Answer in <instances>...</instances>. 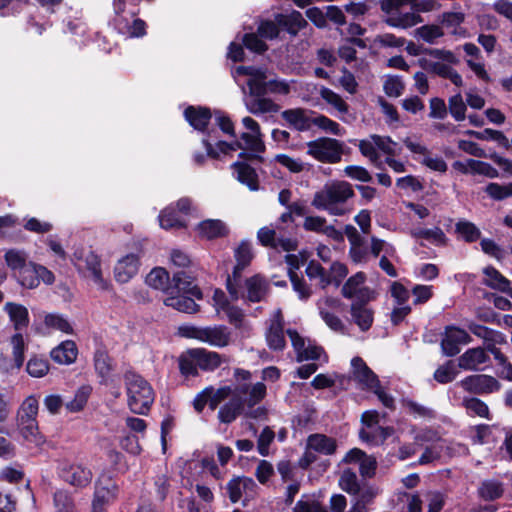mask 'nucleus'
I'll use <instances>...</instances> for the list:
<instances>
[{"label":"nucleus","instance_id":"48","mask_svg":"<svg viewBox=\"0 0 512 512\" xmlns=\"http://www.w3.org/2000/svg\"><path fill=\"white\" fill-rule=\"evenodd\" d=\"M410 235L416 240L424 239L434 245H444L446 243V236L439 227L431 229L413 228L410 230Z\"/></svg>","mask_w":512,"mask_h":512},{"label":"nucleus","instance_id":"29","mask_svg":"<svg viewBox=\"0 0 512 512\" xmlns=\"http://www.w3.org/2000/svg\"><path fill=\"white\" fill-rule=\"evenodd\" d=\"M255 488V482L248 477L233 478L227 484L229 498L233 503L240 501L243 496L251 497Z\"/></svg>","mask_w":512,"mask_h":512},{"label":"nucleus","instance_id":"32","mask_svg":"<svg viewBox=\"0 0 512 512\" xmlns=\"http://www.w3.org/2000/svg\"><path fill=\"white\" fill-rule=\"evenodd\" d=\"M194 360L199 369L212 372L226 362V357L215 351H209L204 348H194Z\"/></svg>","mask_w":512,"mask_h":512},{"label":"nucleus","instance_id":"23","mask_svg":"<svg viewBox=\"0 0 512 512\" xmlns=\"http://www.w3.org/2000/svg\"><path fill=\"white\" fill-rule=\"evenodd\" d=\"M469 341L470 336L464 329L449 326L445 330L441 347L445 355L454 356L459 353V346L467 344Z\"/></svg>","mask_w":512,"mask_h":512},{"label":"nucleus","instance_id":"34","mask_svg":"<svg viewBox=\"0 0 512 512\" xmlns=\"http://www.w3.org/2000/svg\"><path fill=\"white\" fill-rule=\"evenodd\" d=\"M309 111L302 108L287 109L282 112V118L298 131H308L313 126V118Z\"/></svg>","mask_w":512,"mask_h":512},{"label":"nucleus","instance_id":"8","mask_svg":"<svg viewBox=\"0 0 512 512\" xmlns=\"http://www.w3.org/2000/svg\"><path fill=\"white\" fill-rule=\"evenodd\" d=\"M358 147L361 154L377 168H381L383 164L379 152L387 155V157L400 153L399 145L390 137L376 134L360 140Z\"/></svg>","mask_w":512,"mask_h":512},{"label":"nucleus","instance_id":"30","mask_svg":"<svg viewBox=\"0 0 512 512\" xmlns=\"http://www.w3.org/2000/svg\"><path fill=\"white\" fill-rule=\"evenodd\" d=\"M235 395L242 399L244 406L253 407L259 403L266 395V386L262 382L254 385L242 384L235 388Z\"/></svg>","mask_w":512,"mask_h":512},{"label":"nucleus","instance_id":"13","mask_svg":"<svg viewBox=\"0 0 512 512\" xmlns=\"http://www.w3.org/2000/svg\"><path fill=\"white\" fill-rule=\"evenodd\" d=\"M367 276L364 272H357L350 276L341 289L344 298L350 299L352 303H363L374 300L377 293L365 283Z\"/></svg>","mask_w":512,"mask_h":512},{"label":"nucleus","instance_id":"40","mask_svg":"<svg viewBox=\"0 0 512 512\" xmlns=\"http://www.w3.org/2000/svg\"><path fill=\"white\" fill-rule=\"evenodd\" d=\"M308 89L311 88V91H318L321 98L330 106H332L335 110H337L340 114H346L348 112L349 106L343 100V98L334 92L333 90L325 87V86H317L315 84H308Z\"/></svg>","mask_w":512,"mask_h":512},{"label":"nucleus","instance_id":"45","mask_svg":"<svg viewBox=\"0 0 512 512\" xmlns=\"http://www.w3.org/2000/svg\"><path fill=\"white\" fill-rule=\"evenodd\" d=\"M434 0H384L382 9H400L403 5H410L417 12H426L433 9Z\"/></svg>","mask_w":512,"mask_h":512},{"label":"nucleus","instance_id":"33","mask_svg":"<svg viewBox=\"0 0 512 512\" xmlns=\"http://www.w3.org/2000/svg\"><path fill=\"white\" fill-rule=\"evenodd\" d=\"M196 231L199 237L207 240L222 238L229 233L227 225L219 219H206L200 222Z\"/></svg>","mask_w":512,"mask_h":512},{"label":"nucleus","instance_id":"60","mask_svg":"<svg viewBox=\"0 0 512 512\" xmlns=\"http://www.w3.org/2000/svg\"><path fill=\"white\" fill-rule=\"evenodd\" d=\"M456 232L466 242H474L479 239L481 235L480 230L472 222L467 220H461L456 224Z\"/></svg>","mask_w":512,"mask_h":512},{"label":"nucleus","instance_id":"28","mask_svg":"<svg viewBox=\"0 0 512 512\" xmlns=\"http://www.w3.org/2000/svg\"><path fill=\"white\" fill-rule=\"evenodd\" d=\"M266 341L269 348L273 350H282L285 347L283 319L279 310L275 312L270 320L269 328L266 332Z\"/></svg>","mask_w":512,"mask_h":512},{"label":"nucleus","instance_id":"22","mask_svg":"<svg viewBox=\"0 0 512 512\" xmlns=\"http://www.w3.org/2000/svg\"><path fill=\"white\" fill-rule=\"evenodd\" d=\"M460 384L463 389L474 394H488L500 389V384L494 377L484 374L468 376Z\"/></svg>","mask_w":512,"mask_h":512},{"label":"nucleus","instance_id":"53","mask_svg":"<svg viewBox=\"0 0 512 512\" xmlns=\"http://www.w3.org/2000/svg\"><path fill=\"white\" fill-rule=\"evenodd\" d=\"M38 414V400L34 396L27 397L20 406L17 414V422L35 421Z\"/></svg>","mask_w":512,"mask_h":512},{"label":"nucleus","instance_id":"2","mask_svg":"<svg viewBox=\"0 0 512 512\" xmlns=\"http://www.w3.org/2000/svg\"><path fill=\"white\" fill-rule=\"evenodd\" d=\"M242 124L247 132L241 134V141L227 143L217 140V137L214 136V131L208 132L207 137L202 139L207 156L216 159L220 158L221 155H227L230 152L243 149L251 152L253 157L258 158V154L262 153L265 149L260 126L257 121L249 116L242 119Z\"/></svg>","mask_w":512,"mask_h":512},{"label":"nucleus","instance_id":"58","mask_svg":"<svg viewBox=\"0 0 512 512\" xmlns=\"http://www.w3.org/2000/svg\"><path fill=\"white\" fill-rule=\"evenodd\" d=\"M90 391L91 389L88 386L80 387L76 391L74 398L66 403V409L72 413L81 411L88 401Z\"/></svg>","mask_w":512,"mask_h":512},{"label":"nucleus","instance_id":"42","mask_svg":"<svg viewBox=\"0 0 512 512\" xmlns=\"http://www.w3.org/2000/svg\"><path fill=\"white\" fill-rule=\"evenodd\" d=\"M77 353L76 344L71 340H66L52 349L50 355L55 362L68 365L76 360Z\"/></svg>","mask_w":512,"mask_h":512},{"label":"nucleus","instance_id":"39","mask_svg":"<svg viewBox=\"0 0 512 512\" xmlns=\"http://www.w3.org/2000/svg\"><path fill=\"white\" fill-rule=\"evenodd\" d=\"M389 13L386 23L389 26L397 28H409L422 21L421 17L415 12L400 13L399 9H384Z\"/></svg>","mask_w":512,"mask_h":512},{"label":"nucleus","instance_id":"20","mask_svg":"<svg viewBox=\"0 0 512 512\" xmlns=\"http://www.w3.org/2000/svg\"><path fill=\"white\" fill-rule=\"evenodd\" d=\"M213 307L218 315L224 313L230 324L236 328L242 325L244 313L241 308L232 305L227 295L220 289H216L212 297Z\"/></svg>","mask_w":512,"mask_h":512},{"label":"nucleus","instance_id":"44","mask_svg":"<svg viewBox=\"0 0 512 512\" xmlns=\"http://www.w3.org/2000/svg\"><path fill=\"white\" fill-rule=\"evenodd\" d=\"M232 167L239 182L246 185L251 191L258 190V176L252 167L240 162L234 163Z\"/></svg>","mask_w":512,"mask_h":512},{"label":"nucleus","instance_id":"62","mask_svg":"<svg viewBox=\"0 0 512 512\" xmlns=\"http://www.w3.org/2000/svg\"><path fill=\"white\" fill-rule=\"evenodd\" d=\"M485 192L494 200L500 201L512 196V183H489Z\"/></svg>","mask_w":512,"mask_h":512},{"label":"nucleus","instance_id":"7","mask_svg":"<svg viewBox=\"0 0 512 512\" xmlns=\"http://www.w3.org/2000/svg\"><path fill=\"white\" fill-rule=\"evenodd\" d=\"M72 261L77 270L90 280L99 290H108L110 283L104 278L101 269V260L97 254L89 249L77 250Z\"/></svg>","mask_w":512,"mask_h":512},{"label":"nucleus","instance_id":"38","mask_svg":"<svg viewBox=\"0 0 512 512\" xmlns=\"http://www.w3.org/2000/svg\"><path fill=\"white\" fill-rule=\"evenodd\" d=\"M368 303H352L350 307L351 319L362 331L368 330L373 323V311Z\"/></svg>","mask_w":512,"mask_h":512},{"label":"nucleus","instance_id":"26","mask_svg":"<svg viewBox=\"0 0 512 512\" xmlns=\"http://www.w3.org/2000/svg\"><path fill=\"white\" fill-rule=\"evenodd\" d=\"M452 166L462 174H479L488 178L498 177L497 169L489 163L479 160L467 159L465 161H455Z\"/></svg>","mask_w":512,"mask_h":512},{"label":"nucleus","instance_id":"47","mask_svg":"<svg viewBox=\"0 0 512 512\" xmlns=\"http://www.w3.org/2000/svg\"><path fill=\"white\" fill-rule=\"evenodd\" d=\"M483 283L492 289L503 292L510 291V281L493 267H486L483 270Z\"/></svg>","mask_w":512,"mask_h":512},{"label":"nucleus","instance_id":"50","mask_svg":"<svg viewBox=\"0 0 512 512\" xmlns=\"http://www.w3.org/2000/svg\"><path fill=\"white\" fill-rule=\"evenodd\" d=\"M243 409L244 403L242 402V399L238 398L234 394V398L220 408L218 418L222 423H231L237 418Z\"/></svg>","mask_w":512,"mask_h":512},{"label":"nucleus","instance_id":"17","mask_svg":"<svg viewBox=\"0 0 512 512\" xmlns=\"http://www.w3.org/2000/svg\"><path fill=\"white\" fill-rule=\"evenodd\" d=\"M18 283L27 288L34 289L39 286L40 282L51 285L55 281L52 271L43 265L29 261V264L16 277Z\"/></svg>","mask_w":512,"mask_h":512},{"label":"nucleus","instance_id":"9","mask_svg":"<svg viewBox=\"0 0 512 512\" xmlns=\"http://www.w3.org/2000/svg\"><path fill=\"white\" fill-rule=\"evenodd\" d=\"M351 367L353 378L363 388L373 391L385 407H394V398L383 390L376 374L360 357H355L351 360Z\"/></svg>","mask_w":512,"mask_h":512},{"label":"nucleus","instance_id":"3","mask_svg":"<svg viewBox=\"0 0 512 512\" xmlns=\"http://www.w3.org/2000/svg\"><path fill=\"white\" fill-rule=\"evenodd\" d=\"M354 196L352 185L346 181L327 182L314 193L311 205L332 216H343L350 212L347 201Z\"/></svg>","mask_w":512,"mask_h":512},{"label":"nucleus","instance_id":"63","mask_svg":"<svg viewBox=\"0 0 512 512\" xmlns=\"http://www.w3.org/2000/svg\"><path fill=\"white\" fill-rule=\"evenodd\" d=\"M54 506L56 512H75L73 499L71 495L64 490L55 492Z\"/></svg>","mask_w":512,"mask_h":512},{"label":"nucleus","instance_id":"41","mask_svg":"<svg viewBox=\"0 0 512 512\" xmlns=\"http://www.w3.org/2000/svg\"><path fill=\"white\" fill-rule=\"evenodd\" d=\"M185 119L196 130L204 132L211 120V113L207 108L189 106L184 112Z\"/></svg>","mask_w":512,"mask_h":512},{"label":"nucleus","instance_id":"10","mask_svg":"<svg viewBox=\"0 0 512 512\" xmlns=\"http://www.w3.org/2000/svg\"><path fill=\"white\" fill-rule=\"evenodd\" d=\"M181 273H177L174 275L173 281L175 282V286H172L170 283V277L168 272L161 267H157L152 269L149 274L146 276V284L156 290H160L164 293H170L173 290H177L178 292L187 291L191 296L201 299L202 292L197 286H193L190 288L185 287V282H182Z\"/></svg>","mask_w":512,"mask_h":512},{"label":"nucleus","instance_id":"35","mask_svg":"<svg viewBox=\"0 0 512 512\" xmlns=\"http://www.w3.org/2000/svg\"><path fill=\"white\" fill-rule=\"evenodd\" d=\"M113 23L118 32L127 37H142L146 34V24L141 19L129 20L124 16H118L113 18Z\"/></svg>","mask_w":512,"mask_h":512},{"label":"nucleus","instance_id":"55","mask_svg":"<svg viewBox=\"0 0 512 512\" xmlns=\"http://www.w3.org/2000/svg\"><path fill=\"white\" fill-rule=\"evenodd\" d=\"M305 272L310 280H317V285L321 289H325L329 286L327 271L318 262L314 260L310 261Z\"/></svg>","mask_w":512,"mask_h":512},{"label":"nucleus","instance_id":"4","mask_svg":"<svg viewBox=\"0 0 512 512\" xmlns=\"http://www.w3.org/2000/svg\"><path fill=\"white\" fill-rule=\"evenodd\" d=\"M428 54L435 60L427 58L419 59V65L423 69L432 72L439 77L449 79L457 87L463 86L461 75L452 68V65L459 62L453 52L443 49H430Z\"/></svg>","mask_w":512,"mask_h":512},{"label":"nucleus","instance_id":"1","mask_svg":"<svg viewBox=\"0 0 512 512\" xmlns=\"http://www.w3.org/2000/svg\"><path fill=\"white\" fill-rule=\"evenodd\" d=\"M232 75L242 88L244 105L250 113L261 115L276 113L280 110L278 104L264 97L267 93L266 71L264 69L238 66L233 70Z\"/></svg>","mask_w":512,"mask_h":512},{"label":"nucleus","instance_id":"21","mask_svg":"<svg viewBox=\"0 0 512 512\" xmlns=\"http://www.w3.org/2000/svg\"><path fill=\"white\" fill-rule=\"evenodd\" d=\"M140 268V255L138 253H128L116 262L113 274L116 282L120 284L128 283L134 278Z\"/></svg>","mask_w":512,"mask_h":512},{"label":"nucleus","instance_id":"11","mask_svg":"<svg viewBox=\"0 0 512 512\" xmlns=\"http://www.w3.org/2000/svg\"><path fill=\"white\" fill-rule=\"evenodd\" d=\"M236 265L232 275H228L226 287L232 300L237 301L242 296L238 290L239 279L242 271L250 264L253 259L252 245L248 241H242L234 251Z\"/></svg>","mask_w":512,"mask_h":512},{"label":"nucleus","instance_id":"25","mask_svg":"<svg viewBox=\"0 0 512 512\" xmlns=\"http://www.w3.org/2000/svg\"><path fill=\"white\" fill-rule=\"evenodd\" d=\"M118 488L112 481L105 484L96 483L94 498L92 502L93 512H104L105 507L112 503L117 497Z\"/></svg>","mask_w":512,"mask_h":512},{"label":"nucleus","instance_id":"18","mask_svg":"<svg viewBox=\"0 0 512 512\" xmlns=\"http://www.w3.org/2000/svg\"><path fill=\"white\" fill-rule=\"evenodd\" d=\"M404 145L415 155V160L429 168L430 170L445 173L447 171V163L441 156L433 155L429 149L419 141L410 137L404 139Z\"/></svg>","mask_w":512,"mask_h":512},{"label":"nucleus","instance_id":"51","mask_svg":"<svg viewBox=\"0 0 512 512\" xmlns=\"http://www.w3.org/2000/svg\"><path fill=\"white\" fill-rule=\"evenodd\" d=\"M503 493V484L494 479L483 481L478 488L479 497L485 501H494L499 499Z\"/></svg>","mask_w":512,"mask_h":512},{"label":"nucleus","instance_id":"54","mask_svg":"<svg viewBox=\"0 0 512 512\" xmlns=\"http://www.w3.org/2000/svg\"><path fill=\"white\" fill-rule=\"evenodd\" d=\"M12 356L17 368L22 367L25 359V350L27 347L24 336L21 333H15L11 339Z\"/></svg>","mask_w":512,"mask_h":512},{"label":"nucleus","instance_id":"14","mask_svg":"<svg viewBox=\"0 0 512 512\" xmlns=\"http://www.w3.org/2000/svg\"><path fill=\"white\" fill-rule=\"evenodd\" d=\"M58 474L62 480L76 488H85L92 481V471L81 462L62 460L58 465Z\"/></svg>","mask_w":512,"mask_h":512},{"label":"nucleus","instance_id":"12","mask_svg":"<svg viewBox=\"0 0 512 512\" xmlns=\"http://www.w3.org/2000/svg\"><path fill=\"white\" fill-rule=\"evenodd\" d=\"M306 153L317 161L335 164L342 159L343 144L333 138H318L307 143Z\"/></svg>","mask_w":512,"mask_h":512},{"label":"nucleus","instance_id":"15","mask_svg":"<svg viewBox=\"0 0 512 512\" xmlns=\"http://www.w3.org/2000/svg\"><path fill=\"white\" fill-rule=\"evenodd\" d=\"M336 441L324 434H312L308 437L306 450L300 459V466L307 468L316 461V453L322 455H332L336 451Z\"/></svg>","mask_w":512,"mask_h":512},{"label":"nucleus","instance_id":"61","mask_svg":"<svg viewBox=\"0 0 512 512\" xmlns=\"http://www.w3.org/2000/svg\"><path fill=\"white\" fill-rule=\"evenodd\" d=\"M44 323L48 328L59 330L66 334H71L73 332L72 326L68 320L60 314H47L44 318Z\"/></svg>","mask_w":512,"mask_h":512},{"label":"nucleus","instance_id":"57","mask_svg":"<svg viewBox=\"0 0 512 512\" xmlns=\"http://www.w3.org/2000/svg\"><path fill=\"white\" fill-rule=\"evenodd\" d=\"M448 109L456 121H463L466 118V103L460 92L449 98Z\"/></svg>","mask_w":512,"mask_h":512},{"label":"nucleus","instance_id":"59","mask_svg":"<svg viewBox=\"0 0 512 512\" xmlns=\"http://www.w3.org/2000/svg\"><path fill=\"white\" fill-rule=\"evenodd\" d=\"M463 406L470 416L489 418L488 406L478 398H465L463 400Z\"/></svg>","mask_w":512,"mask_h":512},{"label":"nucleus","instance_id":"31","mask_svg":"<svg viewBox=\"0 0 512 512\" xmlns=\"http://www.w3.org/2000/svg\"><path fill=\"white\" fill-rule=\"evenodd\" d=\"M246 294L241 292V284L239 283L238 290L242 295L240 298H246L250 302H260L264 299L268 283L260 275H254L245 281Z\"/></svg>","mask_w":512,"mask_h":512},{"label":"nucleus","instance_id":"36","mask_svg":"<svg viewBox=\"0 0 512 512\" xmlns=\"http://www.w3.org/2000/svg\"><path fill=\"white\" fill-rule=\"evenodd\" d=\"M489 361V356L482 348L468 349L458 359V365L465 370H480Z\"/></svg>","mask_w":512,"mask_h":512},{"label":"nucleus","instance_id":"43","mask_svg":"<svg viewBox=\"0 0 512 512\" xmlns=\"http://www.w3.org/2000/svg\"><path fill=\"white\" fill-rule=\"evenodd\" d=\"M174 292L175 290H173L172 293H168L169 296L164 299L166 306L184 313H195L198 311L199 306L195 303L193 298L183 294L174 295ZM176 292L179 293L177 290Z\"/></svg>","mask_w":512,"mask_h":512},{"label":"nucleus","instance_id":"64","mask_svg":"<svg viewBox=\"0 0 512 512\" xmlns=\"http://www.w3.org/2000/svg\"><path fill=\"white\" fill-rule=\"evenodd\" d=\"M292 512H328L327 509L317 500L303 496L294 506Z\"/></svg>","mask_w":512,"mask_h":512},{"label":"nucleus","instance_id":"19","mask_svg":"<svg viewBox=\"0 0 512 512\" xmlns=\"http://www.w3.org/2000/svg\"><path fill=\"white\" fill-rule=\"evenodd\" d=\"M286 333L290 338L298 362L305 360H319L321 358L323 350L312 340L302 336L295 329H287Z\"/></svg>","mask_w":512,"mask_h":512},{"label":"nucleus","instance_id":"49","mask_svg":"<svg viewBox=\"0 0 512 512\" xmlns=\"http://www.w3.org/2000/svg\"><path fill=\"white\" fill-rule=\"evenodd\" d=\"M4 259L7 266L13 271L15 277L29 264L28 254L19 249L6 251Z\"/></svg>","mask_w":512,"mask_h":512},{"label":"nucleus","instance_id":"37","mask_svg":"<svg viewBox=\"0 0 512 512\" xmlns=\"http://www.w3.org/2000/svg\"><path fill=\"white\" fill-rule=\"evenodd\" d=\"M15 330H21L29 325L28 309L19 303L7 302L3 307Z\"/></svg>","mask_w":512,"mask_h":512},{"label":"nucleus","instance_id":"5","mask_svg":"<svg viewBox=\"0 0 512 512\" xmlns=\"http://www.w3.org/2000/svg\"><path fill=\"white\" fill-rule=\"evenodd\" d=\"M125 384L128 406L136 414H144L154 401V393L150 384L140 375L127 373Z\"/></svg>","mask_w":512,"mask_h":512},{"label":"nucleus","instance_id":"56","mask_svg":"<svg viewBox=\"0 0 512 512\" xmlns=\"http://www.w3.org/2000/svg\"><path fill=\"white\" fill-rule=\"evenodd\" d=\"M279 22L286 26L287 31L293 35L297 34L298 31L303 29L307 24L302 14L298 11H293L289 15L281 16Z\"/></svg>","mask_w":512,"mask_h":512},{"label":"nucleus","instance_id":"52","mask_svg":"<svg viewBox=\"0 0 512 512\" xmlns=\"http://www.w3.org/2000/svg\"><path fill=\"white\" fill-rule=\"evenodd\" d=\"M158 219L160 227L163 229L179 228L186 225L182 215L178 214L172 206H168L162 210Z\"/></svg>","mask_w":512,"mask_h":512},{"label":"nucleus","instance_id":"46","mask_svg":"<svg viewBox=\"0 0 512 512\" xmlns=\"http://www.w3.org/2000/svg\"><path fill=\"white\" fill-rule=\"evenodd\" d=\"M394 430L391 427H372L368 429H362L360 432V438L374 446L381 445L384 441L393 434Z\"/></svg>","mask_w":512,"mask_h":512},{"label":"nucleus","instance_id":"27","mask_svg":"<svg viewBox=\"0 0 512 512\" xmlns=\"http://www.w3.org/2000/svg\"><path fill=\"white\" fill-rule=\"evenodd\" d=\"M17 429L28 448H39L45 443V437L39 431L37 420L17 422Z\"/></svg>","mask_w":512,"mask_h":512},{"label":"nucleus","instance_id":"6","mask_svg":"<svg viewBox=\"0 0 512 512\" xmlns=\"http://www.w3.org/2000/svg\"><path fill=\"white\" fill-rule=\"evenodd\" d=\"M181 337L195 339L212 347L223 348L231 342V331L224 325H182L178 328Z\"/></svg>","mask_w":512,"mask_h":512},{"label":"nucleus","instance_id":"24","mask_svg":"<svg viewBox=\"0 0 512 512\" xmlns=\"http://www.w3.org/2000/svg\"><path fill=\"white\" fill-rule=\"evenodd\" d=\"M258 241L266 247L282 249L283 251H292L297 247V241L293 238L279 237L274 229L262 227L257 233Z\"/></svg>","mask_w":512,"mask_h":512},{"label":"nucleus","instance_id":"16","mask_svg":"<svg viewBox=\"0 0 512 512\" xmlns=\"http://www.w3.org/2000/svg\"><path fill=\"white\" fill-rule=\"evenodd\" d=\"M307 259L308 255L305 251L299 252L298 254H287L285 256L288 265V275L293 290L297 293L300 300H307L312 294L311 288L307 285L305 280L297 274V270L306 263Z\"/></svg>","mask_w":512,"mask_h":512}]
</instances>
